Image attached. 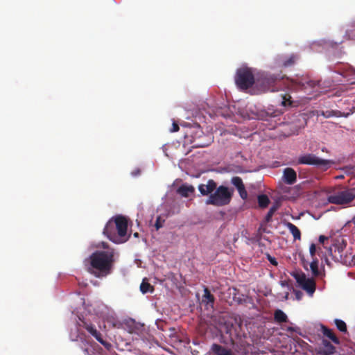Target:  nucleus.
<instances>
[{
  "mask_svg": "<svg viewBox=\"0 0 355 355\" xmlns=\"http://www.w3.org/2000/svg\"><path fill=\"white\" fill-rule=\"evenodd\" d=\"M317 85L316 82L306 78H301L300 80H292L291 87L295 89L304 90L307 87L313 88Z\"/></svg>",
  "mask_w": 355,
  "mask_h": 355,
  "instance_id": "nucleus-11",
  "label": "nucleus"
},
{
  "mask_svg": "<svg viewBox=\"0 0 355 355\" xmlns=\"http://www.w3.org/2000/svg\"><path fill=\"white\" fill-rule=\"evenodd\" d=\"M140 173H141V170L139 168H137V169L132 171L131 173L132 175L134 177L139 175Z\"/></svg>",
  "mask_w": 355,
  "mask_h": 355,
  "instance_id": "nucleus-36",
  "label": "nucleus"
},
{
  "mask_svg": "<svg viewBox=\"0 0 355 355\" xmlns=\"http://www.w3.org/2000/svg\"><path fill=\"white\" fill-rule=\"evenodd\" d=\"M297 56L295 55H291L288 59H286L283 65L286 67H291L295 64L296 60H297Z\"/></svg>",
  "mask_w": 355,
  "mask_h": 355,
  "instance_id": "nucleus-25",
  "label": "nucleus"
},
{
  "mask_svg": "<svg viewBox=\"0 0 355 355\" xmlns=\"http://www.w3.org/2000/svg\"><path fill=\"white\" fill-rule=\"evenodd\" d=\"M293 328H291V327L288 328V331H293Z\"/></svg>",
  "mask_w": 355,
  "mask_h": 355,
  "instance_id": "nucleus-42",
  "label": "nucleus"
},
{
  "mask_svg": "<svg viewBox=\"0 0 355 355\" xmlns=\"http://www.w3.org/2000/svg\"><path fill=\"white\" fill-rule=\"evenodd\" d=\"M309 252H310V255L312 257V259H315L314 257H315V252H316V246L314 243L311 244L310 248H309Z\"/></svg>",
  "mask_w": 355,
  "mask_h": 355,
  "instance_id": "nucleus-30",
  "label": "nucleus"
},
{
  "mask_svg": "<svg viewBox=\"0 0 355 355\" xmlns=\"http://www.w3.org/2000/svg\"><path fill=\"white\" fill-rule=\"evenodd\" d=\"M140 291L144 294L147 293H153L154 291V288L150 285V284L148 282L147 279L145 278L143 279L140 285Z\"/></svg>",
  "mask_w": 355,
  "mask_h": 355,
  "instance_id": "nucleus-19",
  "label": "nucleus"
},
{
  "mask_svg": "<svg viewBox=\"0 0 355 355\" xmlns=\"http://www.w3.org/2000/svg\"><path fill=\"white\" fill-rule=\"evenodd\" d=\"M282 180L286 184H294L297 182L296 171L293 168H285L283 171Z\"/></svg>",
  "mask_w": 355,
  "mask_h": 355,
  "instance_id": "nucleus-12",
  "label": "nucleus"
},
{
  "mask_svg": "<svg viewBox=\"0 0 355 355\" xmlns=\"http://www.w3.org/2000/svg\"><path fill=\"white\" fill-rule=\"evenodd\" d=\"M343 178V175H340V176L338 177V178Z\"/></svg>",
  "mask_w": 355,
  "mask_h": 355,
  "instance_id": "nucleus-43",
  "label": "nucleus"
},
{
  "mask_svg": "<svg viewBox=\"0 0 355 355\" xmlns=\"http://www.w3.org/2000/svg\"><path fill=\"white\" fill-rule=\"evenodd\" d=\"M293 277L300 286L312 295L315 291V282L312 278H307L304 273L294 272Z\"/></svg>",
  "mask_w": 355,
  "mask_h": 355,
  "instance_id": "nucleus-8",
  "label": "nucleus"
},
{
  "mask_svg": "<svg viewBox=\"0 0 355 355\" xmlns=\"http://www.w3.org/2000/svg\"><path fill=\"white\" fill-rule=\"evenodd\" d=\"M267 259L268 261L273 266H277L278 263L276 260V259L272 256H270L269 254H267Z\"/></svg>",
  "mask_w": 355,
  "mask_h": 355,
  "instance_id": "nucleus-32",
  "label": "nucleus"
},
{
  "mask_svg": "<svg viewBox=\"0 0 355 355\" xmlns=\"http://www.w3.org/2000/svg\"><path fill=\"white\" fill-rule=\"evenodd\" d=\"M298 164L316 166L323 171L329 169L334 162L330 159H321L312 153H308L300 156L297 159Z\"/></svg>",
  "mask_w": 355,
  "mask_h": 355,
  "instance_id": "nucleus-6",
  "label": "nucleus"
},
{
  "mask_svg": "<svg viewBox=\"0 0 355 355\" xmlns=\"http://www.w3.org/2000/svg\"><path fill=\"white\" fill-rule=\"evenodd\" d=\"M354 257L353 256L350 260L347 261V260H345V262L347 263H348L349 264H351L352 262H354Z\"/></svg>",
  "mask_w": 355,
  "mask_h": 355,
  "instance_id": "nucleus-37",
  "label": "nucleus"
},
{
  "mask_svg": "<svg viewBox=\"0 0 355 355\" xmlns=\"http://www.w3.org/2000/svg\"><path fill=\"white\" fill-rule=\"evenodd\" d=\"M328 240H329V238L327 236H324V235H320L319 236V242L320 243H322L323 245H324V242L326 241H328Z\"/></svg>",
  "mask_w": 355,
  "mask_h": 355,
  "instance_id": "nucleus-34",
  "label": "nucleus"
},
{
  "mask_svg": "<svg viewBox=\"0 0 355 355\" xmlns=\"http://www.w3.org/2000/svg\"><path fill=\"white\" fill-rule=\"evenodd\" d=\"M211 352L213 355H233V352L231 349H227L216 343L211 345Z\"/></svg>",
  "mask_w": 355,
  "mask_h": 355,
  "instance_id": "nucleus-14",
  "label": "nucleus"
},
{
  "mask_svg": "<svg viewBox=\"0 0 355 355\" xmlns=\"http://www.w3.org/2000/svg\"><path fill=\"white\" fill-rule=\"evenodd\" d=\"M127 230V218L123 216L118 215L108 220L103 230V234L111 241L115 243H122L128 239Z\"/></svg>",
  "mask_w": 355,
  "mask_h": 355,
  "instance_id": "nucleus-2",
  "label": "nucleus"
},
{
  "mask_svg": "<svg viewBox=\"0 0 355 355\" xmlns=\"http://www.w3.org/2000/svg\"><path fill=\"white\" fill-rule=\"evenodd\" d=\"M164 222V220H162L161 217L158 216L156 219V222H155V225L156 229L159 230V228H161L163 226Z\"/></svg>",
  "mask_w": 355,
  "mask_h": 355,
  "instance_id": "nucleus-31",
  "label": "nucleus"
},
{
  "mask_svg": "<svg viewBox=\"0 0 355 355\" xmlns=\"http://www.w3.org/2000/svg\"><path fill=\"white\" fill-rule=\"evenodd\" d=\"M105 250H96L89 258V266L87 271L97 278H103L109 275L112 270L114 262V250L107 248L105 243H102Z\"/></svg>",
  "mask_w": 355,
  "mask_h": 355,
  "instance_id": "nucleus-1",
  "label": "nucleus"
},
{
  "mask_svg": "<svg viewBox=\"0 0 355 355\" xmlns=\"http://www.w3.org/2000/svg\"><path fill=\"white\" fill-rule=\"evenodd\" d=\"M234 193V189L226 186L216 187L214 193L206 200V205H211L216 207H223L230 203Z\"/></svg>",
  "mask_w": 355,
  "mask_h": 355,
  "instance_id": "nucleus-4",
  "label": "nucleus"
},
{
  "mask_svg": "<svg viewBox=\"0 0 355 355\" xmlns=\"http://www.w3.org/2000/svg\"><path fill=\"white\" fill-rule=\"evenodd\" d=\"M217 184L214 180H209L206 184H200L198 186V190L202 196H210L216 189Z\"/></svg>",
  "mask_w": 355,
  "mask_h": 355,
  "instance_id": "nucleus-13",
  "label": "nucleus"
},
{
  "mask_svg": "<svg viewBox=\"0 0 355 355\" xmlns=\"http://www.w3.org/2000/svg\"><path fill=\"white\" fill-rule=\"evenodd\" d=\"M180 128L177 123L173 122L172 125V129L171 130V132H178Z\"/></svg>",
  "mask_w": 355,
  "mask_h": 355,
  "instance_id": "nucleus-35",
  "label": "nucleus"
},
{
  "mask_svg": "<svg viewBox=\"0 0 355 355\" xmlns=\"http://www.w3.org/2000/svg\"><path fill=\"white\" fill-rule=\"evenodd\" d=\"M270 203L268 197L265 194H261L258 196V204L261 208H266Z\"/></svg>",
  "mask_w": 355,
  "mask_h": 355,
  "instance_id": "nucleus-21",
  "label": "nucleus"
},
{
  "mask_svg": "<svg viewBox=\"0 0 355 355\" xmlns=\"http://www.w3.org/2000/svg\"><path fill=\"white\" fill-rule=\"evenodd\" d=\"M83 352L85 354L89 355V350L87 348H85L83 349Z\"/></svg>",
  "mask_w": 355,
  "mask_h": 355,
  "instance_id": "nucleus-38",
  "label": "nucleus"
},
{
  "mask_svg": "<svg viewBox=\"0 0 355 355\" xmlns=\"http://www.w3.org/2000/svg\"><path fill=\"white\" fill-rule=\"evenodd\" d=\"M275 211V207H271L270 209V210L268 211V214H266V216L265 217V220L266 222H269L270 220L272 215L274 214Z\"/></svg>",
  "mask_w": 355,
  "mask_h": 355,
  "instance_id": "nucleus-29",
  "label": "nucleus"
},
{
  "mask_svg": "<svg viewBox=\"0 0 355 355\" xmlns=\"http://www.w3.org/2000/svg\"><path fill=\"white\" fill-rule=\"evenodd\" d=\"M274 319L277 322L283 323L287 321L288 317L284 311L277 309L275 311Z\"/></svg>",
  "mask_w": 355,
  "mask_h": 355,
  "instance_id": "nucleus-18",
  "label": "nucleus"
},
{
  "mask_svg": "<svg viewBox=\"0 0 355 355\" xmlns=\"http://www.w3.org/2000/svg\"><path fill=\"white\" fill-rule=\"evenodd\" d=\"M204 300H206L207 303L214 302V296L210 293L207 288H205L203 294Z\"/></svg>",
  "mask_w": 355,
  "mask_h": 355,
  "instance_id": "nucleus-23",
  "label": "nucleus"
},
{
  "mask_svg": "<svg viewBox=\"0 0 355 355\" xmlns=\"http://www.w3.org/2000/svg\"><path fill=\"white\" fill-rule=\"evenodd\" d=\"M334 323H335L337 329L340 331H341L343 333L347 332V325H346V323L343 320H340V319H335Z\"/></svg>",
  "mask_w": 355,
  "mask_h": 355,
  "instance_id": "nucleus-22",
  "label": "nucleus"
},
{
  "mask_svg": "<svg viewBox=\"0 0 355 355\" xmlns=\"http://www.w3.org/2000/svg\"><path fill=\"white\" fill-rule=\"evenodd\" d=\"M284 77L281 74H261L256 79L259 92H277L283 88Z\"/></svg>",
  "mask_w": 355,
  "mask_h": 355,
  "instance_id": "nucleus-3",
  "label": "nucleus"
},
{
  "mask_svg": "<svg viewBox=\"0 0 355 355\" xmlns=\"http://www.w3.org/2000/svg\"><path fill=\"white\" fill-rule=\"evenodd\" d=\"M331 116V114H327V115H325V116H326V117H329V116Z\"/></svg>",
  "mask_w": 355,
  "mask_h": 355,
  "instance_id": "nucleus-41",
  "label": "nucleus"
},
{
  "mask_svg": "<svg viewBox=\"0 0 355 355\" xmlns=\"http://www.w3.org/2000/svg\"><path fill=\"white\" fill-rule=\"evenodd\" d=\"M138 235H139V234H138L137 232H136V233H135V234H134V236H135V237H137V236H138Z\"/></svg>",
  "mask_w": 355,
  "mask_h": 355,
  "instance_id": "nucleus-40",
  "label": "nucleus"
},
{
  "mask_svg": "<svg viewBox=\"0 0 355 355\" xmlns=\"http://www.w3.org/2000/svg\"><path fill=\"white\" fill-rule=\"evenodd\" d=\"M235 83L242 90H246L254 84L256 85V80L252 69L248 67L239 69L235 76Z\"/></svg>",
  "mask_w": 355,
  "mask_h": 355,
  "instance_id": "nucleus-5",
  "label": "nucleus"
},
{
  "mask_svg": "<svg viewBox=\"0 0 355 355\" xmlns=\"http://www.w3.org/2000/svg\"><path fill=\"white\" fill-rule=\"evenodd\" d=\"M286 225L293 236L294 240H300L301 232L299 228L290 222H288Z\"/></svg>",
  "mask_w": 355,
  "mask_h": 355,
  "instance_id": "nucleus-17",
  "label": "nucleus"
},
{
  "mask_svg": "<svg viewBox=\"0 0 355 355\" xmlns=\"http://www.w3.org/2000/svg\"><path fill=\"white\" fill-rule=\"evenodd\" d=\"M355 199V189H345L328 196V202L337 205H347Z\"/></svg>",
  "mask_w": 355,
  "mask_h": 355,
  "instance_id": "nucleus-7",
  "label": "nucleus"
},
{
  "mask_svg": "<svg viewBox=\"0 0 355 355\" xmlns=\"http://www.w3.org/2000/svg\"><path fill=\"white\" fill-rule=\"evenodd\" d=\"M295 297L297 300H300L303 296V293L300 291L293 290Z\"/></svg>",
  "mask_w": 355,
  "mask_h": 355,
  "instance_id": "nucleus-33",
  "label": "nucleus"
},
{
  "mask_svg": "<svg viewBox=\"0 0 355 355\" xmlns=\"http://www.w3.org/2000/svg\"><path fill=\"white\" fill-rule=\"evenodd\" d=\"M322 332L324 336L329 338L335 344H339V343H340L339 339L335 335V334L334 333L332 329H329L324 326H322Z\"/></svg>",
  "mask_w": 355,
  "mask_h": 355,
  "instance_id": "nucleus-16",
  "label": "nucleus"
},
{
  "mask_svg": "<svg viewBox=\"0 0 355 355\" xmlns=\"http://www.w3.org/2000/svg\"><path fill=\"white\" fill-rule=\"evenodd\" d=\"M331 250L332 249L331 247L328 248V251L329 252L330 254H331Z\"/></svg>",
  "mask_w": 355,
  "mask_h": 355,
  "instance_id": "nucleus-39",
  "label": "nucleus"
},
{
  "mask_svg": "<svg viewBox=\"0 0 355 355\" xmlns=\"http://www.w3.org/2000/svg\"><path fill=\"white\" fill-rule=\"evenodd\" d=\"M310 268L313 276L319 277L321 275V272L318 269V259H313L310 263Z\"/></svg>",
  "mask_w": 355,
  "mask_h": 355,
  "instance_id": "nucleus-20",
  "label": "nucleus"
},
{
  "mask_svg": "<svg viewBox=\"0 0 355 355\" xmlns=\"http://www.w3.org/2000/svg\"><path fill=\"white\" fill-rule=\"evenodd\" d=\"M198 135V139H194L191 141L193 147L194 148H205L209 146L213 141V137L210 135H205L202 130H198L196 132Z\"/></svg>",
  "mask_w": 355,
  "mask_h": 355,
  "instance_id": "nucleus-9",
  "label": "nucleus"
},
{
  "mask_svg": "<svg viewBox=\"0 0 355 355\" xmlns=\"http://www.w3.org/2000/svg\"><path fill=\"white\" fill-rule=\"evenodd\" d=\"M195 192V188L192 185L187 184H182L178 189L177 193L182 197L187 198Z\"/></svg>",
  "mask_w": 355,
  "mask_h": 355,
  "instance_id": "nucleus-15",
  "label": "nucleus"
},
{
  "mask_svg": "<svg viewBox=\"0 0 355 355\" xmlns=\"http://www.w3.org/2000/svg\"><path fill=\"white\" fill-rule=\"evenodd\" d=\"M240 197L243 200H245L248 198V193L244 185L237 189Z\"/></svg>",
  "mask_w": 355,
  "mask_h": 355,
  "instance_id": "nucleus-28",
  "label": "nucleus"
},
{
  "mask_svg": "<svg viewBox=\"0 0 355 355\" xmlns=\"http://www.w3.org/2000/svg\"><path fill=\"white\" fill-rule=\"evenodd\" d=\"M324 345L326 348V354H332L335 352V347H334L329 341L324 340Z\"/></svg>",
  "mask_w": 355,
  "mask_h": 355,
  "instance_id": "nucleus-27",
  "label": "nucleus"
},
{
  "mask_svg": "<svg viewBox=\"0 0 355 355\" xmlns=\"http://www.w3.org/2000/svg\"><path fill=\"white\" fill-rule=\"evenodd\" d=\"M83 327L105 348L109 349L111 347L110 343L103 340L102 334L96 329L94 325L84 322Z\"/></svg>",
  "mask_w": 355,
  "mask_h": 355,
  "instance_id": "nucleus-10",
  "label": "nucleus"
},
{
  "mask_svg": "<svg viewBox=\"0 0 355 355\" xmlns=\"http://www.w3.org/2000/svg\"><path fill=\"white\" fill-rule=\"evenodd\" d=\"M293 104V101H291V96L288 94H286L282 96V105L284 107L291 106L292 107Z\"/></svg>",
  "mask_w": 355,
  "mask_h": 355,
  "instance_id": "nucleus-24",
  "label": "nucleus"
},
{
  "mask_svg": "<svg viewBox=\"0 0 355 355\" xmlns=\"http://www.w3.org/2000/svg\"><path fill=\"white\" fill-rule=\"evenodd\" d=\"M231 182L236 189L244 185L242 179L239 176L233 177L231 180Z\"/></svg>",
  "mask_w": 355,
  "mask_h": 355,
  "instance_id": "nucleus-26",
  "label": "nucleus"
}]
</instances>
